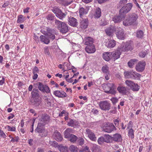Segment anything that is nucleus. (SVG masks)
I'll use <instances>...</instances> for the list:
<instances>
[{"label":"nucleus","mask_w":152,"mask_h":152,"mask_svg":"<svg viewBox=\"0 0 152 152\" xmlns=\"http://www.w3.org/2000/svg\"><path fill=\"white\" fill-rule=\"evenodd\" d=\"M88 11L83 7L80 8L79 9L80 16V18H82L83 15H86L88 13Z\"/></svg>","instance_id":"36"},{"label":"nucleus","mask_w":152,"mask_h":152,"mask_svg":"<svg viewBox=\"0 0 152 152\" xmlns=\"http://www.w3.org/2000/svg\"><path fill=\"white\" fill-rule=\"evenodd\" d=\"M72 129L70 128L67 129L64 132V137L65 138H68L70 136V133L72 132Z\"/></svg>","instance_id":"33"},{"label":"nucleus","mask_w":152,"mask_h":152,"mask_svg":"<svg viewBox=\"0 0 152 152\" xmlns=\"http://www.w3.org/2000/svg\"><path fill=\"white\" fill-rule=\"evenodd\" d=\"M145 65L146 63L144 61H140L136 65V69L138 72H142L144 70Z\"/></svg>","instance_id":"13"},{"label":"nucleus","mask_w":152,"mask_h":152,"mask_svg":"<svg viewBox=\"0 0 152 152\" xmlns=\"http://www.w3.org/2000/svg\"><path fill=\"white\" fill-rule=\"evenodd\" d=\"M104 138L105 139V142L109 143L110 142L111 140H112V136H110L109 134H107L104 135Z\"/></svg>","instance_id":"44"},{"label":"nucleus","mask_w":152,"mask_h":152,"mask_svg":"<svg viewBox=\"0 0 152 152\" xmlns=\"http://www.w3.org/2000/svg\"><path fill=\"white\" fill-rule=\"evenodd\" d=\"M64 67L62 70L64 72L66 70V69H72V67H74L73 66H71L70 63H65L63 64Z\"/></svg>","instance_id":"32"},{"label":"nucleus","mask_w":152,"mask_h":152,"mask_svg":"<svg viewBox=\"0 0 152 152\" xmlns=\"http://www.w3.org/2000/svg\"><path fill=\"white\" fill-rule=\"evenodd\" d=\"M133 48V45L132 41H128L126 42H123L121 45L118 50L121 52H127L129 50H132Z\"/></svg>","instance_id":"2"},{"label":"nucleus","mask_w":152,"mask_h":152,"mask_svg":"<svg viewBox=\"0 0 152 152\" xmlns=\"http://www.w3.org/2000/svg\"><path fill=\"white\" fill-rule=\"evenodd\" d=\"M86 51L88 53H94L96 51L94 45H91L86 46L85 48Z\"/></svg>","instance_id":"17"},{"label":"nucleus","mask_w":152,"mask_h":152,"mask_svg":"<svg viewBox=\"0 0 152 152\" xmlns=\"http://www.w3.org/2000/svg\"><path fill=\"white\" fill-rule=\"evenodd\" d=\"M44 52L45 54H47L48 55L50 54V52L48 48V47H45L44 48Z\"/></svg>","instance_id":"62"},{"label":"nucleus","mask_w":152,"mask_h":152,"mask_svg":"<svg viewBox=\"0 0 152 152\" xmlns=\"http://www.w3.org/2000/svg\"><path fill=\"white\" fill-rule=\"evenodd\" d=\"M127 2V0H120L118 4V6L119 7H123L126 4Z\"/></svg>","instance_id":"47"},{"label":"nucleus","mask_w":152,"mask_h":152,"mask_svg":"<svg viewBox=\"0 0 152 152\" xmlns=\"http://www.w3.org/2000/svg\"><path fill=\"white\" fill-rule=\"evenodd\" d=\"M78 142L79 144L80 145H82L84 144V139L82 138H80L78 140Z\"/></svg>","instance_id":"63"},{"label":"nucleus","mask_w":152,"mask_h":152,"mask_svg":"<svg viewBox=\"0 0 152 152\" xmlns=\"http://www.w3.org/2000/svg\"><path fill=\"white\" fill-rule=\"evenodd\" d=\"M132 7V5L131 3H128L125 6L123 7L120 10V13L125 14L128 12L131 9Z\"/></svg>","instance_id":"9"},{"label":"nucleus","mask_w":152,"mask_h":152,"mask_svg":"<svg viewBox=\"0 0 152 152\" xmlns=\"http://www.w3.org/2000/svg\"><path fill=\"white\" fill-rule=\"evenodd\" d=\"M115 32L117 37L118 39L122 40L124 39V31L121 28L119 27L115 28Z\"/></svg>","instance_id":"12"},{"label":"nucleus","mask_w":152,"mask_h":152,"mask_svg":"<svg viewBox=\"0 0 152 152\" xmlns=\"http://www.w3.org/2000/svg\"><path fill=\"white\" fill-rule=\"evenodd\" d=\"M137 61V60L134 59H132L128 63V64L129 67L132 68L134 64V63Z\"/></svg>","instance_id":"49"},{"label":"nucleus","mask_w":152,"mask_h":152,"mask_svg":"<svg viewBox=\"0 0 152 152\" xmlns=\"http://www.w3.org/2000/svg\"><path fill=\"white\" fill-rule=\"evenodd\" d=\"M138 16L134 13L128 15L127 19L123 21V25L126 26H135L137 24V20Z\"/></svg>","instance_id":"1"},{"label":"nucleus","mask_w":152,"mask_h":152,"mask_svg":"<svg viewBox=\"0 0 152 152\" xmlns=\"http://www.w3.org/2000/svg\"><path fill=\"white\" fill-rule=\"evenodd\" d=\"M37 85L38 86L39 89L41 91L47 94L49 93L50 92V90L48 86L44 85L40 82L37 83Z\"/></svg>","instance_id":"10"},{"label":"nucleus","mask_w":152,"mask_h":152,"mask_svg":"<svg viewBox=\"0 0 152 152\" xmlns=\"http://www.w3.org/2000/svg\"><path fill=\"white\" fill-rule=\"evenodd\" d=\"M121 52L118 50H115L111 53L112 57L114 60H117L120 58Z\"/></svg>","instance_id":"20"},{"label":"nucleus","mask_w":152,"mask_h":152,"mask_svg":"<svg viewBox=\"0 0 152 152\" xmlns=\"http://www.w3.org/2000/svg\"><path fill=\"white\" fill-rule=\"evenodd\" d=\"M124 75L125 77L128 78H131L133 79H138L140 78L141 76L140 74L133 70L125 72Z\"/></svg>","instance_id":"6"},{"label":"nucleus","mask_w":152,"mask_h":152,"mask_svg":"<svg viewBox=\"0 0 152 152\" xmlns=\"http://www.w3.org/2000/svg\"><path fill=\"white\" fill-rule=\"evenodd\" d=\"M7 129L8 131L15 132L16 131V128L15 126L11 127L9 126H7Z\"/></svg>","instance_id":"53"},{"label":"nucleus","mask_w":152,"mask_h":152,"mask_svg":"<svg viewBox=\"0 0 152 152\" xmlns=\"http://www.w3.org/2000/svg\"><path fill=\"white\" fill-rule=\"evenodd\" d=\"M68 21L69 24L72 26L76 27L78 25L77 19L74 17H69Z\"/></svg>","instance_id":"18"},{"label":"nucleus","mask_w":152,"mask_h":152,"mask_svg":"<svg viewBox=\"0 0 152 152\" xmlns=\"http://www.w3.org/2000/svg\"><path fill=\"white\" fill-rule=\"evenodd\" d=\"M55 16L53 14H51L47 16V19L49 20H52L54 19Z\"/></svg>","instance_id":"54"},{"label":"nucleus","mask_w":152,"mask_h":152,"mask_svg":"<svg viewBox=\"0 0 152 152\" xmlns=\"http://www.w3.org/2000/svg\"><path fill=\"white\" fill-rule=\"evenodd\" d=\"M105 92L108 94H112L114 95L116 93V91L111 88L110 89L109 91H106Z\"/></svg>","instance_id":"55"},{"label":"nucleus","mask_w":152,"mask_h":152,"mask_svg":"<svg viewBox=\"0 0 152 152\" xmlns=\"http://www.w3.org/2000/svg\"><path fill=\"white\" fill-rule=\"evenodd\" d=\"M67 139L71 142L74 143L77 139V137L75 135L71 134L70 136Z\"/></svg>","instance_id":"40"},{"label":"nucleus","mask_w":152,"mask_h":152,"mask_svg":"<svg viewBox=\"0 0 152 152\" xmlns=\"http://www.w3.org/2000/svg\"><path fill=\"white\" fill-rule=\"evenodd\" d=\"M133 127V123L131 121H129L127 125L126 129H129L130 128H132Z\"/></svg>","instance_id":"57"},{"label":"nucleus","mask_w":152,"mask_h":152,"mask_svg":"<svg viewBox=\"0 0 152 152\" xmlns=\"http://www.w3.org/2000/svg\"><path fill=\"white\" fill-rule=\"evenodd\" d=\"M67 125L71 127L76 128L79 126V123L77 121L75 120L70 119L67 123Z\"/></svg>","instance_id":"23"},{"label":"nucleus","mask_w":152,"mask_h":152,"mask_svg":"<svg viewBox=\"0 0 152 152\" xmlns=\"http://www.w3.org/2000/svg\"><path fill=\"white\" fill-rule=\"evenodd\" d=\"M125 83L129 87L132 88L133 85H134V83L132 81L130 80H126L125 81Z\"/></svg>","instance_id":"48"},{"label":"nucleus","mask_w":152,"mask_h":152,"mask_svg":"<svg viewBox=\"0 0 152 152\" xmlns=\"http://www.w3.org/2000/svg\"><path fill=\"white\" fill-rule=\"evenodd\" d=\"M53 12L60 19H62L65 17L66 14L63 13L61 10L57 7H55L52 10Z\"/></svg>","instance_id":"8"},{"label":"nucleus","mask_w":152,"mask_h":152,"mask_svg":"<svg viewBox=\"0 0 152 152\" xmlns=\"http://www.w3.org/2000/svg\"><path fill=\"white\" fill-rule=\"evenodd\" d=\"M0 136L4 138H5L6 137V135L4 133L3 131L1 130L0 129Z\"/></svg>","instance_id":"61"},{"label":"nucleus","mask_w":152,"mask_h":152,"mask_svg":"<svg viewBox=\"0 0 152 152\" xmlns=\"http://www.w3.org/2000/svg\"><path fill=\"white\" fill-rule=\"evenodd\" d=\"M63 114H64L65 116L64 119L65 120H67L68 118V116L69 115V113L67 111L65 110H63L59 114V116L60 117H61L63 116Z\"/></svg>","instance_id":"39"},{"label":"nucleus","mask_w":152,"mask_h":152,"mask_svg":"<svg viewBox=\"0 0 152 152\" xmlns=\"http://www.w3.org/2000/svg\"><path fill=\"white\" fill-rule=\"evenodd\" d=\"M47 31H43L42 32V34L47 36L49 39L53 40L55 38V35L56 34V31L54 29L47 27Z\"/></svg>","instance_id":"4"},{"label":"nucleus","mask_w":152,"mask_h":152,"mask_svg":"<svg viewBox=\"0 0 152 152\" xmlns=\"http://www.w3.org/2000/svg\"><path fill=\"white\" fill-rule=\"evenodd\" d=\"M50 118V116L47 114H43L41 116L40 122L39 123H41L42 124L45 125L49 122Z\"/></svg>","instance_id":"15"},{"label":"nucleus","mask_w":152,"mask_h":152,"mask_svg":"<svg viewBox=\"0 0 152 152\" xmlns=\"http://www.w3.org/2000/svg\"><path fill=\"white\" fill-rule=\"evenodd\" d=\"M101 9L99 7L97 8L94 14V17L96 18H98L101 16Z\"/></svg>","instance_id":"34"},{"label":"nucleus","mask_w":152,"mask_h":152,"mask_svg":"<svg viewBox=\"0 0 152 152\" xmlns=\"http://www.w3.org/2000/svg\"><path fill=\"white\" fill-rule=\"evenodd\" d=\"M72 2V1H65L64 0V3L63 4L65 6H67L70 4Z\"/></svg>","instance_id":"58"},{"label":"nucleus","mask_w":152,"mask_h":152,"mask_svg":"<svg viewBox=\"0 0 152 152\" xmlns=\"http://www.w3.org/2000/svg\"><path fill=\"white\" fill-rule=\"evenodd\" d=\"M148 50H143L140 52L139 53V56L141 58L145 57L146 55L148 54Z\"/></svg>","instance_id":"42"},{"label":"nucleus","mask_w":152,"mask_h":152,"mask_svg":"<svg viewBox=\"0 0 152 152\" xmlns=\"http://www.w3.org/2000/svg\"><path fill=\"white\" fill-rule=\"evenodd\" d=\"M86 134L88 137L92 141H95L96 140V137L94 133L88 129H86Z\"/></svg>","instance_id":"14"},{"label":"nucleus","mask_w":152,"mask_h":152,"mask_svg":"<svg viewBox=\"0 0 152 152\" xmlns=\"http://www.w3.org/2000/svg\"><path fill=\"white\" fill-rule=\"evenodd\" d=\"M5 83V77L2 76V79L0 80V85H2Z\"/></svg>","instance_id":"64"},{"label":"nucleus","mask_w":152,"mask_h":152,"mask_svg":"<svg viewBox=\"0 0 152 152\" xmlns=\"http://www.w3.org/2000/svg\"><path fill=\"white\" fill-rule=\"evenodd\" d=\"M55 24L61 33L64 34L68 31V26L64 23L56 20L55 21Z\"/></svg>","instance_id":"5"},{"label":"nucleus","mask_w":152,"mask_h":152,"mask_svg":"<svg viewBox=\"0 0 152 152\" xmlns=\"http://www.w3.org/2000/svg\"><path fill=\"white\" fill-rule=\"evenodd\" d=\"M109 68L107 65H104L102 67V72L105 74H109Z\"/></svg>","instance_id":"45"},{"label":"nucleus","mask_w":152,"mask_h":152,"mask_svg":"<svg viewBox=\"0 0 152 152\" xmlns=\"http://www.w3.org/2000/svg\"><path fill=\"white\" fill-rule=\"evenodd\" d=\"M132 90L134 91H138L139 89V86L137 84L134 83V85H133V86L131 88Z\"/></svg>","instance_id":"52"},{"label":"nucleus","mask_w":152,"mask_h":152,"mask_svg":"<svg viewBox=\"0 0 152 152\" xmlns=\"http://www.w3.org/2000/svg\"><path fill=\"white\" fill-rule=\"evenodd\" d=\"M99 106L101 110H108L110 108V104L107 101H102L100 102Z\"/></svg>","instance_id":"11"},{"label":"nucleus","mask_w":152,"mask_h":152,"mask_svg":"<svg viewBox=\"0 0 152 152\" xmlns=\"http://www.w3.org/2000/svg\"><path fill=\"white\" fill-rule=\"evenodd\" d=\"M40 38L41 42L45 44H48L50 42L49 39L44 35H42L40 36Z\"/></svg>","instance_id":"35"},{"label":"nucleus","mask_w":152,"mask_h":152,"mask_svg":"<svg viewBox=\"0 0 152 152\" xmlns=\"http://www.w3.org/2000/svg\"><path fill=\"white\" fill-rule=\"evenodd\" d=\"M38 93L39 91L37 89L35 88L33 89L31 93L32 98H39V94Z\"/></svg>","instance_id":"31"},{"label":"nucleus","mask_w":152,"mask_h":152,"mask_svg":"<svg viewBox=\"0 0 152 152\" xmlns=\"http://www.w3.org/2000/svg\"><path fill=\"white\" fill-rule=\"evenodd\" d=\"M117 89L120 93L123 95L126 94L127 91L126 88L125 87L119 86L117 88Z\"/></svg>","instance_id":"27"},{"label":"nucleus","mask_w":152,"mask_h":152,"mask_svg":"<svg viewBox=\"0 0 152 152\" xmlns=\"http://www.w3.org/2000/svg\"><path fill=\"white\" fill-rule=\"evenodd\" d=\"M143 32L141 30H138L137 31V37L138 38H142L143 37Z\"/></svg>","instance_id":"46"},{"label":"nucleus","mask_w":152,"mask_h":152,"mask_svg":"<svg viewBox=\"0 0 152 152\" xmlns=\"http://www.w3.org/2000/svg\"><path fill=\"white\" fill-rule=\"evenodd\" d=\"M97 141L99 144L101 145L105 142V139L103 137H101L98 139Z\"/></svg>","instance_id":"51"},{"label":"nucleus","mask_w":152,"mask_h":152,"mask_svg":"<svg viewBox=\"0 0 152 152\" xmlns=\"http://www.w3.org/2000/svg\"><path fill=\"white\" fill-rule=\"evenodd\" d=\"M105 45L108 48H113L115 46L116 42L114 40H109L106 43Z\"/></svg>","instance_id":"30"},{"label":"nucleus","mask_w":152,"mask_h":152,"mask_svg":"<svg viewBox=\"0 0 152 152\" xmlns=\"http://www.w3.org/2000/svg\"><path fill=\"white\" fill-rule=\"evenodd\" d=\"M33 73V74L37 73H38L39 69L38 68L37 66H35L32 69Z\"/></svg>","instance_id":"60"},{"label":"nucleus","mask_w":152,"mask_h":152,"mask_svg":"<svg viewBox=\"0 0 152 152\" xmlns=\"http://www.w3.org/2000/svg\"><path fill=\"white\" fill-rule=\"evenodd\" d=\"M125 15L119 13L118 15L116 16L113 18V20L115 23L120 22L125 18Z\"/></svg>","instance_id":"16"},{"label":"nucleus","mask_w":152,"mask_h":152,"mask_svg":"<svg viewBox=\"0 0 152 152\" xmlns=\"http://www.w3.org/2000/svg\"><path fill=\"white\" fill-rule=\"evenodd\" d=\"M69 149L71 152H77V148L74 145H71L69 148Z\"/></svg>","instance_id":"50"},{"label":"nucleus","mask_w":152,"mask_h":152,"mask_svg":"<svg viewBox=\"0 0 152 152\" xmlns=\"http://www.w3.org/2000/svg\"><path fill=\"white\" fill-rule=\"evenodd\" d=\"M102 56L103 59L107 61H109L112 58L111 53L108 52L104 53Z\"/></svg>","instance_id":"28"},{"label":"nucleus","mask_w":152,"mask_h":152,"mask_svg":"<svg viewBox=\"0 0 152 152\" xmlns=\"http://www.w3.org/2000/svg\"><path fill=\"white\" fill-rule=\"evenodd\" d=\"M53 137L58 142L61 141L63 139L61 134L57 131L54 132Z\"/></svg>","instance_id":"22"},{"label":"nucleus","mask_w":152,"mask_h":152,"mask_svg":"<svg viewBox=\"0 0 152 152\" xmlns=\"http://www.w3.org/2000/svg\"><path fill=\"white\" fill-rule=\"evenodd\" d=\"M88 24V20L87 19H83L81 20L80 26L82 29H85L87 27Z\"/></svg>","instance_id":"24"},{"label":"nucleus","mask_w":152,"mask_h":152,"mask_svg":"<svg viewBox=\"0 0 152 152\" xmlns=\"http://www.w3.org/2000/svg\"><path fill=\"white\" fill-rule=\"evenodd\" d=\"M31 102L35 106H38L41 103V101L39 98H32Z\"/></svg>","instance_id":"29"},{"label":"nucleus","mask_w":152,"mask_h":152,"mask_svg":"<svg viewBox=\"0 0 152 152\" xmlns=\"http://www.w3.org/2000/svg\"><path fill=\"white\" fill-rule=\"evenodd\" d=\"M44 126L41 123H39L35 129V132L39 133V135L41 137H46L47 134V131L45 129Z\"/></svg>","instance_id":"3"},{"label":"nucleus","mask_w":152,"mask_h":152,"mask_svg":"<svg viewBox=\"0 0 152 152\" xmlns=\"http://www.w3.org/2000/svg\"><path fill=\"white\" fill-rule=\"evenodd\" d=\"M111 100L113 104H114L118 102V99L116 97H113L111 99Z\"/></svg>","instance_id":"56"},{"label":"nucleus","mask_w":152,"mask_h":152,"mask_svg":"<svg viewBox=\"0 0 152 152\" xmlns=\"http://www.w3.org/2000/svg\"><path fill=\"white\" fill-rule=\"evenodd\" d=\"M128 136L132 139L134 138V131L132 128L128 129Z\"/></svg>","instance_id":"41"},{"label":"nucleus","mask_w":152,"mask_h":152,"mask_svg":"<svg viewBox=\"0 0 152 152\" xmlns=\"http://www.w3.org/2000/svg\"><path fill=\"white\" fill-rule=\"evenodd\" d=\"M115 28L114 26H112L111 27L107 28L105 30V32L108 36H112L113 33L115 31Z\"/></svg>","instance_id":"21"},{"label":"nucleus","mask_w":152,"mask_h":152,"mask_svg":"<svg viewBox=\"0 0 152 152\" xmlns=\"http://www.w3.org/2000/svg\"><path fill=\"white\" fill-rule=\"evenodd\" d=\"M83 41L85 42V44L87 46L94 45L93 39L90 37H86Z\"/></svg>","instance_id":"25"},{"label":"nucleus","mask_w":152,"mask_h":152,"mask_svg":"<svg viewBox=\"0 0 152 152\" xmlns=\"http://www.w3.org/2000/svg\"><path fill=\"white\" fill-rule=\"evenodd\" d=\"M112 138V140L115 142H121L122 140L121 135L118 133H116L113 134Z\"/></svg>","instance_id":"26"},{"label":"nucleus","mask_w":152,"mask_h":152,"mask_svg":"<svg viewBox=\"0 0 152 152\" xmlns=\"http://www.w3.org/2000/svg\"><path fill=\"white\" fill-rule=\"evenodd\" d=\"M103 129L105 132L110 133L113 131H116V129L113 123H107L104 124Z\"/></svg>","instance_id":"7"},{"label":"nucleus","mask_w":152,"mask_h":152,"mask_svg":"<svg viewBox=\"0 0 152 152\" xmlns=\"http://www.w3.org/2000/svg\"><path fill=\"white\" fill-rule=\"evenodd\" d=\"M92 150L93 152H100L99 146L96 144L93 145Z\"/></svg>","instance_id":"43"},{"label":"nucleus","mask_w":152,"mask_h":152,"mask_svg":"<svg viewBox=\"0 0 152 152\" xmlns=\"http://www.w3.org/2000/svg\"><path fill=\"white\" fill-rule=\"evenodd\" d=\"M53 94L59 98L66 97L67 96L66 94L64 91H60L58 90L54 91Z\"/></svg>","instance_id":"19"},{"label":"nucleus","mask_w":152,"mask_h":152,"mask_svg":"<svg viewBox=\"0 0 152 152\" xmlns=\"http://www.w3.org/2000/svg\"><path fill=\"white\" fill-rule=\"evenodd\" d=\"M26 19V17L22 15H20L18 16V19L17 21L18 23H21L24 22Z\"/></svg>","instance_id":"37"},{"label":"nucleus","mask_w":152,"mask_h":152,"mask_svg":"<svg viewBox=\"0 0 152 152\" xmlns=\"http://www.w3.org/2000/svg\"><path fill=\"white\" fill-rule=\"evenodd\" d=\"M58 148L60 152H68V148L66 146L60 145L58 146Z\"/></svg>","instance_id":"38"},{"label":"nucleus","mask_w":152,"mask_h":152,"mask_svg":"<svg viewBox=\"0 0 152 152\" xmlns=\"http://www.w3.org/2000/svg\"><path fill=\"white\" fill-rule=\"evenodd\" d=\"M19 140V137L18 136H17L15 137V138H14L12 137V139L11 140V142H18Z\"/></svg>","instance_id":"59"}]
</instances>
